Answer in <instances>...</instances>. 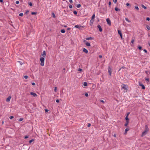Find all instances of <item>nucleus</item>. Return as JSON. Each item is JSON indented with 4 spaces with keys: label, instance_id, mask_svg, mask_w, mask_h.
<instances>
[{
    "label": "nucleus",
    "instance_id": "obj_1",
    "mask_svg": "<svg viewBox=\"0 0 150 150\" xmlns=\"http://www.w3.org/2000/svg\"><path fill=\"white\" fill-rule=\"evenodd\" d=\"M122 89L123 90V91L124 92H127L128 90V86H127L124 84H123L121 85Z\"/></svg>",
    "mask_w": 150,
    "mask_h": 150
},
{
    "label": "nucleus",
    "instance_id": "obj_2",
    "mask_svg": "<svg viewBox=\"0 0 150 150\" xmlns=\"http://www.w3.org/2000/svg\"><path fill=\"white\" fill-rule=\"evenodd\" d=\"M149 131V128L147 127V126L146 125L145 126V129L144 131L142 133L141 136L143 137L144 136L146 133L148 132Z\"/></svg>",
    "mask_w": 150,
    "mask_h": 150
},
{
    "label": "nucleus",
    "instance_id": "obj_3",
    "mask_svg": "<svg viewBox=\"0 0 150 150\" xmlns=\"http://www.w3.org/2000/svg\"><path fill=\"white\" fill-rule=\"evenodd\" d=\"M41 62L40 64L41 66H43L44 64L45 59L43 57H41L40 59Z\"/></svg>",
    "mask_w": 150,
    "mask_h": 150
},
{
    "label": "nucleus",
    "instance_id": "obj_4",
    "mask_svg": "<svg viewBox=\"0 0 150 150\" xmlns=\"http://www.w3.org/2000/svg\"><path fill=\"white\" fill-rule=\"evenodd\" d=\"M85 26L79 25H75L74 26L75 28H77L79 30H82V28H83Z\"/></svg>",
    "mask_w": 150,
    "mask_h": 150
},
{
    "label": "nucleus",
    "instance_id": "obj_5",
    "mask_svg": "<svg viewBox=\"0 0 150 150\" xmlns=\"http://www.w3.org/2000/svg\"><path fill=\"white\" fill-rule=\"evenodd\" d=\"M106 21L107 22L109 26H110L111 25V23L110 20L108 18H107L106 19Z\"/></svg>",
    "mask_w": 150,
    "mask_h": 150
},
{
    "label": "nucleus",
    "instance_id": "obj_6",
    "mask_svg": "<svg viewBox=\"0 0 150 150\" xmlns=\"http://www.w3.org/2000/svg\"><path fill=\"white\" fill-rule=\"evenodd\" d=\"M139 86H141L142 87V89H145V87L144 85L141 82H139Z\"/></svg>",
    "mask_w": 150,
    "mask_h": 150
},
{
    "label": "nucleus",
    "instance_id": "obj_7",
    "mask_svg": "<svg viewBox=\"0 0 150 150\" xmlns=\"http://www.w3.org/2000/svg\"><path fill=\"white\" fill-rule=\"evenodd\" d=\"M46 55V53L45 51H43V53L42 54H41V57H43L44 58L45 57Z\"/></svg>",
    "mask_w": 150,
    "mask_h": 150
},
{
    "label": "nucleus",
    "instance_id": "obj_8",
    "mask_svg": "<svg viewBox=\"0 0 150 150\" xmlns=\"http://www.w3.org/2000/svg\"><path fill=\"white\" fill-rule=\"evenodd\" d=\"M118 33L119 34V35H120L121 39H122V34L121 31L120 30H118Z\"/></svg>",
    "mask_w": 150,
    "mask_h": 150
},
{
    "label": "nucleus",
    "instance_id": "obj_9",
    "mask_svg": "<svg viewBox=\"0 0 150 150\" xmlns=\"http://www.w3.org/2000/svg\"><path fill=\"white\" fill-rule=\"evenodd\" d=\"M97 27L99 29V30L100 32H102L103 30L101 28V26L100 25H98L97 26Z\"/></svg>",
    "mask_w": 150,
    "mask_h": 150
},
{
    "label": "nucleus",
    "instance_id": "obj_10",
    "mask_svg": "<svg viewBox=\"0 0 150 150\" xmlns=\"http://www.w3.org/2000/svg\"><path fill=\"white\" fill-rule=\"evenodd\" d=\"M11 98V96H9L7 98L6 100V102H9L10 100V99Z\"/></svg>",
    "mask_w": 150,
    "mask_h": 150
},
{
    "label": "nucleus",
    "instance_id": "obj_11",
    "mask_svg": "<svg viewBox=\"0 0 150 150\" xmlns=\"http://www.w3.org/2000/svg\"><path fill=\"white\" fill-rule=\"evenodd\" d=\"M30 94L31 95H33L34 97H35L37 96V95L36 94V93L33 92H31Z\"/></svg>",
    "mask_w": 150,
    "mask_h": 150
},
{
    "label": "nucleus",
    "instance_id": "obj_12",
    "mask_svg": "<svg viewBox=\"0 0 150 150\" xmlns=\"http://www.w3.org/2000/svg\"><path fill=\"white\" fill-rule=\"evenodd\" d=\"M108 72L110 76H111V69L110 68V67H108Z\"/></svg>",
    "mask_w": 150,
    "mask_h": 150
},
{
    "label": "nucleus",
    "instance_id": "obj_13",
    "mask_svg": "<svg viewBox=\"0 0 150 150\" xmlns=\"http://www.w3.org/2000/svg\"><path fill=\"white\" fill-rule=\"evenodd\" d=\"M83 51L86 54L88 53V50L85 48H83Z\"/></svg>",
    "mask_w": 150,
    "mask_h": 150
},
{
    "label": "nucleus",
    "instance_id": "obj_14",
    "mask_svg": "<svg viewBox=\"0 0 150 150\" xmlns=\"http://www.w3.org/2000/svg\"><path fill=\"white\" fill-rule=\"evenodd\" d=\"M129 128H127L126 129H125V134H126L127 133V132L129 131Z\"/></svg>",
    "mask_w": 150,
    "mask_h": 150
},
{
    "label": "nucleus",
    "instance_id": "obj_15",
    "mask_svg": "<svg viewBox=\"0 0 150 150\" xmlns=\"http://www.w3.org/2000/svg\"><path fill=\"white\" fill-rule=\"evenodd\" d=\"M86 46L88 47H89L91 46L90 44L88 42H87L86 43Z\"/></svg>",
    "mask_w": 150,
    "mask_h": 150
},
{
    "label": "nucleus",
    "instance_id": "obj_16",
    "mask_svg": "<svg viewBox=\"0 0 150 150\" xmlns=\"http://www.w3.org/2000/svg\"><path fill=\"white\" fill-rule=\"evenodd\" d=\"M93 21L91 19L90 21V24L91 25L93 24Z\"/></svg>",
    "mask_w": 150,
    "mask_h": 150
},
{
    "label": "nucleus",
    "instance_id": "obj_17",
    "mask_svg": "<svg viewBox=\"0 0 150 150\" xmlns=\"http://www.w3.org/2000/svg\"><path fill=\"white\" fill-rule=\"evenodd\" d=\"M115 10L116 11H120V9L117 7H116L115 8Z\"/></svg>",
    "mask_w": 150,
    "mask_h": 150
},
{
    "label": "nucleus",
    "instance_id": "obj_18",
    "mask_svg": "<svg viewBox=\"0 0 150 150\" xmlns=\"http://www.w3.org/2000/svg\"><path fill=\"white\" fill-rule=\"evenodd\" d=\"M61 32L62 33H64L65 32V30L64 29H62L61 30Z\"/></svg>",
    "mask_w": 150,
    "mask_h": 150
},
{
    "label": "nucleus",
    "instance_id": "obj_19",
    "mask_svg": "<svg viewBox=\"0 0 150 150\" xmlns=\"http://www.w3.org/2000/svg\"><path fill=\"white\" fill-rule=\"evenodd\" d=\"M93 38L92 37H89L87 38L86 39V40H92L93 39Z\"/></svg>",
    "mask_w": 150,
    "mask_h": 150
},
{
    "label": "nucleus",
    "instance_id": "obj_20",
    "mask_svg": "<svg viewBox=\"0 0 150 150\" xmlns=\"http://www.w3.org/2000/svg\"><path fill=\"white\" fill-rule=\"evenodd\" d=\"M83 85L84 86H86L87 85V83L86 82H84Z\"/></svg>",
    "mask_w": 150,
    "mask_h": 150
},
{
    "label": "nucleus",
    "instance_id": "obj_21",
    "mask_svg": "<svg viewBox=\"0 0 150 150\" xmlns=\"http://www.w3.org/2000/svg\"><path fill=\"white\" fill-rule=\"evenodd\" d=\"M146 27L148 30H150V27L149 25H146Z\"/></svg>",
    "mask_w": 150,
    "mask_h": 150
},
{
    "label": "nucleus",
    "instance_id": "obj_22",
    "mask_svg": "<svg viewBox=\"0 0 150 150\" xmlns=\"http://www.w3.org/2000/svg\"><path fill=\"white\" fill-rule=\"evenodd\" d=\"M125 19L129 23H130L131 22V21L130 20H129L127 18H125Z\"/></svg>",
    "mask_w": 150,
    "mask_h": 150
},
{
    "label": "nucleus",
    "instance_id": "obj_23",
    "mask_svg": "<svg viewBox=\"0 0 150 150\" xmlns=\"http://www.w3.org/2000/svg\"><path fill=\"white\" fill-rule=\"evenodd\" d=\"M95 17V15L94 14L91 17V19L92 20H93V19H94Z\"/></svg>",
    "mask_w": 150,
    "mask_h": 150
},
{
    "label": "nucleus",
    "instance_id": "obj_24",
    "mask_svg": "<svg viewBox=\"0 0 150 150\" xmlns=\"http://www.w3.org/2000/svg\"><path fill=\"white\" fill-rule=\"evenodd\" d=\"M81 6V5L80 4H79L77 5L76 7L77 8H79Z\"/></svg>",
    "mask_w": 150,
    "mask_h": 150
},
{
    "label": "nucleus",
    "instance_id": "obj_25",
    "mask_svg": "<svg viewBox=\"0 0 150 150\" xmlns=\"http://www.w3.org/2000/svg\"><path fill=\"white\" fill-rule=\"evenodd\" d=\"M128 123H129V121H126V123L125 124V125L126 126H127L128 125Z\"/></svg>",
    "mask_w": 150,
    "mask_h": 150
},
{
    "label": "nucleus",
    "instance_id": "obj_26",
    "mask_svg": "<svg viewBox=\"0 0 150 150\" xmlns=\"http://www.w3.org/2000/svg\"><path fill=\"white\" fill-rule=\"evenodd\" d=\"M37 14V12H32L31 14L32 15H36Z\"/></svg>",
    "mask_w": 150,
    "mask_h": 150
},
{
    "label": "nucleus",
    "instance_id": "obj_27",
    "mask_svg": "<svg viewBox=\"0 0 150 150\" xmlns=\"http://www.w3.org/2000/svg\"><path fill=\"white\" fill-rule=\"evenodd\" d=\"M34 141V139H32L31 140H30L29 141V143H31L32 142Z\"/></svg>",
    "mask_w": 150,
    "mask_h": 150
},
{
    "label": "nucleus",
    "instance_id": "obj_28",
    "mask_svg": "<svg viewBox=\"0 0 150 150\" xmlns=\"http://www.w3.org/2000/svg\"><path fill=\"white\" fill-rule=\"evenodd\" d=\"M142 7L143 8H144V9H146V7L144 5H142Z\"/></svg>",
    "mask_w": 150,
    "mask_h": 150
},
{
    "label": "nucleus",
    "instance_id": "obj_29",
    "mask_svg": "<svg viewBox=\"0 0 150 150\" xmlns=\"http://www.w3.org/2000/svg\"><path fill=\"white\" fill-rule=\"evenodd\" d=\"M52 17L54 18H55V15L54 14V13H52Z\"/></svg>",
    "mask_w": 150,
    "mask_h": 150
},
{
    "label": "nucleus",
    "instance_id": "obj_30",
    "mask_svg": "<svg viewBox=\"0 0 150 150\" xmlns=\"http://www.w3.org/2000/svg\"><path fill=\"white\" fill-rule=\"evenodd\" d=\"M125 120L126 121H129V119L128 118V117L126 116V117H125Z\"/></svg>",
    "mask_w": 150,
    "mask_h": 150
},
{
    "label": "nucleus",
    "instance_id": "obj_31",
    "mask_svg": "<svg viewBox=\"0 0 150 150\" xmlns=\"http://www.w3.org/2000/svg\"><path fill=\"white\" fill-rule=\"evenodd\" d=\"M146 73L147 74H150V72L149 71H145Z\"/></svg>",
    "mask_w": 150,
    "mask_h": 150
},
{
    "label": "nucleus",
    "instance_id": "obj_32",
    "mask_svg": "<svg viewBox=\"0 0 150 150\" xmlns=\"http://www.w3.org/2000/svg\"><path fill=\"white\" fill-rule=\"evenodd\" d=\"M138 48H139V50H141L142 47L141 46L139 45L138 47Z\"/></svg>",
    "mask_w": 150,
    "mask_h": 150
},
{
    "label": "nucleus",
    "instance_id": "obj_33",
    "mask_svg": "<svg viewBox=\"0 0 150 150\" xmlns=\"http://www.w3.org/2000/svg\"><path fill=\"white\" fill-rule=\"evenodd\" d=\"M135 8L137 10H139V8L137 6H135Z\"/></svg>",
    "mask_w": 150,
    "mask_h": 150
},
{
    "label": "nucleus",
    "instance_id": "obj_34",
    "mask_svg": "<svg viewBox=\"0 0 150 150\" xmlns=\"http://www.w3.org/2000/svg\"><path fill=\"white\" fill-rule=\"evenodd\" d=\"M23 118H21L19 119V121H21L22 120H23Z\"/></svg>",
    "mask_w": 150,
    "mask_h": 150
},
{
    "label": "nucleus",
    "instance_id": "obj_35",
    "mask_svg": "<svg viewBox=\"0 0 150 150\" xmlns=\"http://www.w3.org/2000/svg\"><path fill=\"white\" fill-rule=\"evenodd\" d=\"M73 13L75 15H76L77 14V12L76 11H74Z\"/></svg>",
    "mask_w": 150,
    "mask_h": 150
},
{
    "label": "nucleus",
    "instance_id": "obj_36",
    "mask_svg": "<svg viewBox=\"0 0 150 150\" xmlns=\"http://www.w3.org/2000/svg\"><path fill=\"white\" fill-rule=\"evenodd\" d=\"M91 126V124L90 123H88V124L87 127H89Z\"/></svg>",
    "mask_w": 150,
    "mask_h": 150
},
{
    "label": "nucleus",
    "instance_id": "obj_37",
    "mask_svg": "<svg viewBox=\"0 0 150 150\" xmlns=\"http://www.w3.org/2000/svg\"><path fill=\"white\" fill-rule=\"evenodd\" d=\"M19 15L20 16H22L23 15V14L22 13H19Z\"/></svg>",
    "mask_w": 150,
    "mask_h": 150
},
{
    "label": "nucleus",
    "instance_id": "obj_38",
    "mask_svg": "<svg viewBox=\"0 0 150 150\" xmlns=\"http://www.w3.org/2000/svg\"><path fill=\"white\" fill-rule=\"evenodd\" d=\"M28 4L30 6H32L33 5L32 4L31 2H30Z\"/></svg>",
    "mask_w": 150,
    "mask_h": 150
},
{
    "label": "nucleus",
    "instance_id": "obj_39",
    "mask_svg": "<svg viewBox=\"0 0 150 150\" xmlns=\"http://www.w3.org/2000/svg\"><path fill=\"white\" fill-rule=\"evenodd\" d=\"M14 118V117L13 116H11L9 117V118L11 119Z\"/></svg>",
    "mask_w": 150,
    "mask_h": 150
},
{
    "label": "nucleus",
    "instance_id": "obj_40",
    "mask_svg": "<svg viewBox=\"0 0 150 150\" xmlns=\"http://www.w3.org/2000/svg\"><path fill=\"white\" fill-rule=\"evenodd\" d=\"M100 102L101 103H104V101L103 100H100Z\"/></svg>",
    "mask_w": 150,
    "mask_h": 150
},
{
    "label": "nucleus",
    "instance_id": "obj_41",
    "mask_svg": "<svg viewBox=\"0 0 150 150\" xmlns=\"http://www.w3.org/2000/svg\"><path fill=\"white\" fill-rule=\"evenodd\" d=\"M146 20L148 21H149L150 20V19L149 17H147L146 18Z\"/></svg>",
    "mask_w": 150,
    "mask_h": 150
},
{
    "label": "nucleus",
    "instance_id": "obj_42",
    "mask_svg": "<svg viewBox=\"0 0 150 150\" xmlns=\"http://www.w3.org/2000/svg\"><path fill=\"white\" fill-rule=\"evenodd\" d=\"M78 71H82V70L81 69L79 68L78 69Z\"/></svg>",
    "mask_w": 150,
    "mask_h": 150
},
{
    "label": "nucleus",
    "instance_id": "obj_43",
    "mask_svg": "<svg viewBox=\"0 0 150 150\" xmlns=\"http://www.w3.org/2000/svg\"><path fill=\"white\" fill-rule=\"evenodd\" d=\"M85 95L86 97H88V94L87 93H85Z\"/></svg>",
    "mask_w": 150,
    "mask_h": 150
},
{
    "label": "nucleus",
    "instance_id": "obj_44",
    "mask_svg": "<svg viewBox=\"0 0 150 150\" xmlns=\"http://www.w3.org/2000/svg\"><path fill=\"white\" fill-rule=\"evenodd\" d=\"M28 76L27 75L24 76V78L25 79H27L28 78Z\"/></svg>",
    "mask_w": 150,
    "mask_h": 150
},
{
    "label": "nucleus",
    "instance_id": "obj_45",
    "mask_svg": "<svg viewBox=\"0 0 150 150\" xmlns=\"http://www.w3.org/2000/svg\"><path fill=\"white\" fill-rule=\"evenodd\" d=\"M56 90H57V87H55L54 88V91L55 92H56Z\"/></svg>",
    "mask_w": 150,
    "mask_h": 150
},
{
    "label": "nucleus",
    "instance_id": "obj_46",
    "mask_svg": "<svg viewBox=\"0 0 150 150\" xmlns=\"http://www.w3.org/2000/svg\"><path fill=\"white\" fill-rule=\"evenodd\" d=\"M19 3V2L18 1H16V4H18Z\"/></svg>",
    "mask_w": 150,
    "mask_h": 150
},
{
    "label": "nucleus",
    "instance_id": "obj_47",
    "mask_svg": "<svg viewBox=\"0 0 150 150\" xmlns=\"http://www.w3.org/2000/svg\"><path fill=\"white\" fill-rule=\"evenodd\" d=\"M125 67H121V68L120 69H119V71H120V69H125Z\"/></svg>",
    "mask_w": 150,
    "mask_h": 150
},
{
    "label": "nucleus",
    "instance_id": "obj_48",
    "mask_svg": "<svg viewBox=\"0 0 150 150\" xmlns=\"http://www.w3.org/2000/svg\"><path fill=\"white\" fill-rule=\"evenodd\" d=\"M28 136H26L25 137H24V138L25 139H27V138H28Z\"/></svg>",
    "mask_w": 150,
    "mask_h": 150
},
{
    "label": "nucleus",
    "instance_id": "obj_49",
    "mask_svg": "<svg viewBox=\"0 0 150 150\" xmlns=\"http://www.w3.org/2000/svg\"><path fill=\"white\" fill-rule=\"evenodd\" d=\"M69 8H72V5H70L69 6Z\"/></svg>",
    "mask_w": 150,
    "mask_h": 150
},
{
    "label": "nucleus",
    "instance_id": "obj_50",
    "mask_svg": "<svg viewBox=\"0 0 150 150\" xmlns=\"http://www.w3.org/2000/svg\"><path fill=\"white\" fill-rule=\"evenodd\" d=\"M143 51H144L145 52V53H146L147 52V50H146L144 49V50Z\"/></svg>",
    "mask_w": 150,
    "mask_h": 150
},
{
    "label": "nucleus",
    "instance_id": "obj_51",
    "mask_svg": "<svg viewBox=\"0 0 150 150\" xmlns=\"http://www.w3.org/2000/svg\"><path fill=\"white\" fill-rule=\"evenodd\" d=\"M59 100L58 99H57L56 100V102L57 103H58L59 102Z\"/></svg>",
    "mask_w": 150,
    "mask_h": 150
},
{
    "label": "nucleus",
    "instance_id": "obj_52",
    "mask_svg": "<svg viewBox=\"0 0 150 150\" xmlns=\"http://www.w3.org/2000/svg\"><path fill=\"white\" fill-rule=\"evenodd\" d=\"M45 112H47L49 110L47 109H46L45 110Z\"/></svg>",
    "mask_w": 150,
    "mask_h": 150
},
{
    "label": "nucleus",
    "instance_id": "obj_53",
    "mask_svg": "<svg viewBox=\"0 0 150 150\" xmlns=\"http://www.w3.org/2000/svg\"><path fill=\"white\" fill-rule=\"evenodd\" d=\"M29 11H28V10H27V11H26V12H25V13L26 14H28V13L29 12Z\"/></svg>",
    "mask_w": 150,
    "mask_h": 150
},
{
    "label": "nucleus",
    "instance_id": "obj_54",
    "mask_svg": "<svg viewBox=\"0 0 150 150\" xmlns=\"http://www.w3.org/2000/svg\"><path fill=\"white\" fill-rule=\"evenodd\" d=\"M129 113H129V112H128V113L127 114V115H126V116H127V117H128V116H129Z\"/></svg>",
    "mask_w": 150,
    "mask_h": 150
},
{
    "label": "nucleus",
    "instance_id": "obj_55",
    "mask_svg": "<svg viewBox=\"0 0 150 150\" xmlns=\"http://www.w3.org/2000/svg\"><path fill=\"white\" fill-rule=\"evenodd\" d=\"M145 80L146 81H148L149 80V79L148 78H146L145 79Z\"/></svg>",
    "mask_w": 150,
    "mask_h": 150
},
{
    "label": "nucleus",
    "instance_id": "obj_56",
    "mask_svg": "<svg viewBox=\"0 0 150 150\" xmlns=\"http://www.w3.org/2000/svg\"><path fill=\"white\" fill-rule=\"evenodd\" d=\"M69 1L70 3H72L73 2L72 0H69Z\"/></svg>",
    "mask_w": 150,
    "mask_h": 150
},
{
    "label": "nucleus",
    "instance_id": "obj_57",
    "mask_svg": "<svg viewBox=\"0 0 150 150\" xmlns=\"http://www.w3.org/2000/svg\"><path fill=\"white\" fill-rule=\"evenodd\" d=\"M117 1V0H113V2H114L115 3H116Z\"/></svg>",
    "mask_w": 150,
    "mask_h": 150
},
{
    "label": "nucleus",
    "instance_id": "obj_58",
    "mask_svg": "<svg viewBox=\"0 0 150 150\" xmlns=\"http://www.w3.org/2000/svg\"><path fill=\"white\" fill-rule=\"evenodd\" d=\"M134 42V40H132L131 41V43H133Z\"/></svg>",
    "mask_w": 150,
    "mask_h": 150
},
{
    "label": "nucleus",
    "instance_id": "obj_59",
    "mask_svg": "<svg viewBox=\"0 0 150 150\" xmlns=\"http://www.w3.org/2000/svg\"><path fill=\"white\" fill-rule=\"evenodd\" d=\"M32 85L33 86H35V83L33 82V83H32Z\"/></svg>",
    "mask_w": 150,
    "mask_h": 150
},
{
    "label": "nucleus",
    "instance_id": "obj_60",
    "mask_svg": "<svg viewBox=\"0 0 150 150\" xmlns=\"http://www.w3.org/2000/svg\"><path fill=\"white\" fill-rule=\"evenodd\" d=\"M99 58H101L102 57V56L101 55H99Z\"/></svg>",
    "mask_w": 150,
    "mask_h": 150
},
{
    "label": "nucleus",
    "instance_id": "obj_61",
    "mask_svg": "<svg viewBox=\"0 0 150 150\" xmlns=\"http://www.w3.org/2000/svg\"><path fill=\"white\" fill-rule=\"evenodd\" d=\"M111 4V2L110 1H109V6H110V5Z\"/></svg>",
    "mask_w": 150,
    "mask_h": 150
},
{
    "label": "nucleus",
    "instance_id": "obj_62",
    "mask_svg": "<svg viewBox=\"0 0 150 150\" xmlns=\"http://www.w3.org/2000/svg\"><path fill=\"white\" fill-rule=\"evenodd\" d=\"M71 29V28H69L67 29V30H69Z\"/></svg>",
    "mask_w": 150,
    "mask_h": 150
},
{
    "label": "nucleus",
    "instance_id": "obj_63",
    "mask_svg": "<svg viewBox=\"0 0 150 150\" xmlns=\"http://www.w3.org/2000/svg\"><path fill=\"white\" fill-rule=\"evenodd\" d=\"M18 62L20 63V64H21V65H22V63L21 62H20V61H18Z\"/></svg>",
    "mask_w": 150,
    "mask_h": 150
},
{
    "label": "nucleus",
    "instance_id": "obj_64",
    "mask_svg": "<svg viewBox=\"0 0 150 150\" xmlns=\"http://www.w3.org/2000/svg\"><path fill=\"white\" fill-rule=\"evenodd\" d=\"M0 2L1 3H3V0H0Z\"/></svg>",
    "mask_w": 150,
    "mask_h": 150
}]
</instances>
